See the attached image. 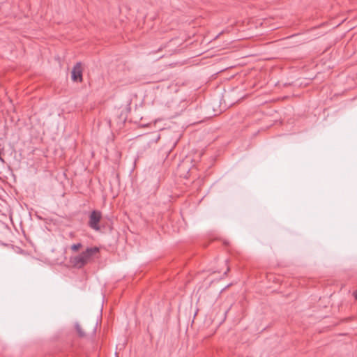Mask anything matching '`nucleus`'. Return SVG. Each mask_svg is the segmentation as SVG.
I'll return each instance as SVG.
<instances>
[{
    "label": "nucleus",
    "instance_id": "nucleus-8",
    "mask_svg": "<svg viewBox=\"0 0 357 357\" xmlns=\"http://www.w3.org/2000/svg\"><path fill=\"white\" fill-rule=\"evenodd\" d=\"M93 332L96 331V326H93Z\"/></svg>",
    "mask_w": 357,
    "mask_h": 357
},
{
    "label": "nucleus",
    "instance_id": "nucleus-7",
    "mask_svg": "<svg viewBox=\"0 0 357 357\" xmlns=\"http://www.w3.org/2000/svg\"><path fill=\"white\" fill-rule=\"evenodd\" d=\"M354 296L356 299H357V290L354 293Z\"/></svg>",
    "mask_w": 357,
    "mask_h": 357
},
{
    "label": "nucleus",
    "instance_id": "nucleus-6",
    "mask_svg": "<svg viewBox=\"0 0 357 357\" xmlns=\"http://www.w3.org/2000/svg\"><path fill=\"white\" fill-rule=\"evenodd\" d=\"M229 271V268L227 266V270L224 273V275H227Z\"/></svg>",
    "mask_w": 357,
    "mask_h": 357
},
{
    "label": "nucleus",
    "instance_id": "nucleus-5",
    "mask_svg": "<svg viewBox=\"0 0 357 357\" xmlns=\"http://www.w3.org/2000/svg\"><path fill=\"white\" fill-rule=\"evenodd\" d=\"M82 247V244L81 243H76V244H73L71 246V250L74 252H76L80 248Z\"/></svg>",
    "mask_w": 357,
    "mask_h": 357
},
{
    "label": "nucleus",
    "instance_id": "nucleus-4",
    "mask_svg": "<svg viewBox=\"0 0 357 357\" xmlns=\"http://www.w3.org/2000/svg\"><path fill=\"white\" fill-rule=\"evenodd\" d=\"M75 329L80 337H84L86 335L85 332L79 323L75 324Z\"/></svg>",
    "mask_w": 357,
    "mask_h": 357
},
{
    "label": "nucleus",
    "instance_id": "nucleus-2",
    "mask_svg": "<svg viewBox=\"0 0 357 357\" xmlns=\"http://www.w3.org/2000/svg\"><path fill=\"white\" fill-rule=\"evenodd\" d=\"M89 218V220L88 222L89 227L95 231H100V227L99 226V223L102 218L101 212L99 211L94 210L90 213Z\"/></svg>",
    "mask_w": 357,
    "mask_h": 357
},
{
    "label": "nucleus",
    "instance_id": "nucleus-3",
    "mask_svg": "<svg viewBox=\"0 0 357 357\" xmlns=\"http://www.w3.org/2000/svg\"><path fill=\"white\" fill-rule=\"evenodd\" d=\"M71 74L73 81L78 82H82V67L81 62H77L74 66Z\"/></svg>",
    "mask_w": 357,
    "mask_h": 357
},
{
    "label": "nucleus",
    "instance_id": "nucleus-1",
    "mask_svg": "<svg viewBox=\"0 0 357 357\" xmlns=\"http://www.w3.org/2000/svg\"><path fill=\"white\" fill-rule=\"evenodd\" d=\"M99 252V248L97 247L88 248L85 251L82 252L80 255L73 257L71 261L74 266L80 268L89 263L93 258V256Z\"/></svg>",
    "mask_w": 357,
    "mask_h": 357
}]
</instances>
